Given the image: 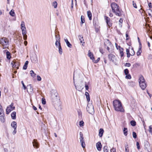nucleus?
<instances>
[{"label":"nucleus","instance_id":"nucleus-1","mask_svg":"<svg viewBox=\"0 0 152 152\" xmlns=\"http://www.w3.org/2000/svg\"><path fill=\"white\" fill-rule=\"evenodd\" d=\"M113 104L115 110L118 112H124V109L123 108L121 102L118 100H115L113 102Z\"/></svg>","mask_w":152,"mask_h":152},{"label":"nucleus","instance_id":"nucleus-2","mask_svg":"<svg viewBox=\"0 0 152 152\" xmlns=\"http://www.w3.org/2000/svg\"><path fill=\"white\" fill-rule=\"evenodd\" d=\"M111 7L113 12L116 15L119 16H121V12L118 8V6L115 3H112Z\"/></svg>","mask_w":152,"mask_h":152},{"label":"nucleus","instance_id":"nucleus-3","mask_svg":"<svg viewBox=\"0 0 152 152\" xmlns=\"http://www.w3.org/2000/svg\"><path fill=\"white\" fill-rule=\"evenodd\" d=\"M0 44L2 46L4 49L8 48L9 46V39L6 37H4L0 39Z\"/></svg>","mask_w":152,"mask_h":152},{"label":"nucleus","instance_id":"nucleus-4","mask_svg":"<svg viewBox=\"0 0 152 152\" xmlns=\"http://www.w3.org/2000/svg\"><path fill=\"white\" fill-rule=\"evenodd\" d=\"M139 82L140 86L141 89L143 90H145L147 86V85L145 82L144 78L142 76H140V77L139 79Z\"/></svg>","mask_w":152,"mask_h":152},{"label":"nucleus","instance_id":"nucleus-5","mask_svg":"<svg viewBox=\"0 0 152 152\" xmlns=\"http://www.w3.org/2000/svg\"><path fill=\"white\" fill-rule=\"evenodd\" d=\"M86 109L87 111L90 114H93L94 112V106L91 103L88 104Z\"/></svg>","mask_w":152,"mask_h":152},{"label":"nucleus","instance_id":"nucleus-6","mask_svg":"<svg viewBox=\"0 0 152 152\" xmlns=\"http://www.w3.org/2000/svg\"><path fill=\"white\" fill-rule=\"evenodd\" d=\"M80 141L81 143V146L83 148H85V144L84 140V137L83 136V134L81 132H80Z\"/></svg>","mask_w":152,"mask_h":152},{"label":"nucleus","instance_id":"nucleus-7","mask_svg":"<svg viewBox=\"0 0 152 152\" xmlns=\"http://www.w3.org/2000/svg\"><path fill=\"white\" fill-rule=\"evenodd\" d=\"M58 94L56 91H53L51 94V98L53 101H55L58 99Z\"/></svg>","mask_w":152,"mask_h":152},{"label":"nucleus","instance_id":"nucleus-8","mask_svg":"<svg viewBox=\"0 0 152 152\" xmlns=\"http://www.w3.org/2000/svg\"><path fill=\"white\" fill-rule=\"evenodd\" d=\"M15 108L14 106H13V104L12 103L10 105L8 106L6 109V112L7 114L11 112V111L13 110Z\"/></svg>","mask_w":152,"mask_h":152},{"label":"nucleus","instance_id":"nucleus-9","mask_svg":"<svg viewBox=\"0 0 152 152\" xmlns=\"http://www.w3.org/2000/svg\"><path fill=\"white\" fill-rule=\"evenodd\" d=\"M55 37L56 40L55 43V45L58 48V47L61 46L60 43V37L59 36H58L56 35H55Z\"/></svg>","mask_w":152,"mask_h":152},{"label":"nucleus","instance_id":"nucleus-10","mask_svg":"<svg viewBox=\"0 0 152 152\" xmlns=\"http://www.w3.org/2000/svg\"><path fill=\"white\" fill-rule=\"evenodd\" d=\"M11 64L12 66V67L13 68H16L17 69H18L19 66V63L16 61H13L11 63Z\"/></svg>","mask_w":152,"mask_h":152},{"label":"nucleus","instance_id":"nucleus-11","mask_svg":"<svg viewBox=\"0 0 152 152\" xmlns=\"http://www.w3.org/2000/svg\"><path fill=\"white\" fill-rule=\"evenodd\" d=\"M104 19L106 20V23L109 26V27H111L112 26V23L110 22V19L107 16H104Z\"/></svg>","mask_w":152,"mask_h":152},{"label":"nucleus","instance_id":"nucleus-12","mask_svg":"<svg viewBox=\"0 0 152 152\" xmlns=\"http://www.w3.org/2000/svg\"><path fill=\"white\" fill-rule=\"evenodd\" d=\"M28 90L27 91L29 94H32L33 93V88L31 85L30 84L28 86Z\"/></svg>","mask_w":152,"mask_h":152},{"label":"nucleus","instance_id":"nucleus-13","mask_svg":"<svg viewBox=\"0 0 152 152\" xmlns=\"http://www.w3.org/2000/svg\"><path fill=\"white\" fill-rule=\"evenodd\" d=\"M32 143L33 146L34 148H38L39 147V144L37 141V140L34 139L33 140Z\"/></svg>","mask_w":152,"mask_h":152},{"label":"nucleus","instance_id":"nucleus-14","mask_svg":"<svg viewBox=\"0 0 152 152\" xmlns=\"http://www.w3.org/2000/svg\"><path fill=\"white\" fill-rule=\"evenodd\" d=\"M115 56L112 54H110L108 55V58L110 61H112L113 62H115Z\"/></svg>","mask_w":152,"mask_h":152},{"label":"nucleus","instance_id":"nucleus-15","mask_svg":"<svg viewBox=\"0 0 152 152\" xmlns=\"http://www.w3.org/2000/svg\"><path fill=\"white\" fill-rule=\"evenodd\" d=\"M22 34L23 36V39L25 40H26L27 38V36L26 34L27 32L26 29H23L22 30Z\"/></svg>","mask_w":152,"mask_h":152},{"label":"nucleus","instance_id":"nucleus-16","mask_svg":"<svg viewBox=\"0 0 152 152\" xmlns=\"http://www.w3.org/2000/svg\"><path fill=\"white\" fill-rule=\"evenodd\" d=\"M96 146L97 150L98 151H100L102 147V145L100 142H98L96 143Z\"/></svg>","mask_w":152,"mask_h":152},{"label":"nucleus","instance_id":"nucleus-17","mask_svg":"<svg viewBox=\"0 0 152 152\" xmlns=\"http://www.w3.org/2000/svg\"><path fill=\"white\" fill-rule=\"evenodd\" d=\"M145 148L147 149L148 151H149L150 150V145L148 142H146L145 144Z\"/></svg>","mask_w":152,"mask_h":152},{"label":"nucleus","instance_id":"nucleus-18","mask_svg":"<svg viewBox=\"0 0 152 152\" xmlns=\"http://www.w3.org/2000/svg\"><path fill=\"white\" fill-rule=\"evenodd\" d=\"M119 48V51L121 57H123L124 56L123 53L124 49L123 48H121L120 46H118Z\"/></svg>","mask_w":152,"mask_h":152},{"label":"nucleus","instance_id":"nucleus-19","mask_svg":"<svg viewBox=\"0 0 152 152\" xmlns=\"http://www.w3.org/2000/svg\"><path fill=\"white\" fill-rule=\"evenodd\" d=\"M88 56L90 57V58L93 61H94V58L93 56V54L90 50L88 51Z\"/></svg>","mask_w":152,"mask_h":152},{"label":"nucleus","instance_id":"nucleus-20","mask_svg":"<svg viewBox=\"0 0 152 152\" xmlns=\"http://www.w3.org/2000/svg\"><path fill=\"white\" fill-rule=\"evenodd\" d=\"M4 114H1V115H0V120L1 121V122L2 123H4L5 121V119L4 118Z\"/></svg>","mask_w":152,"mask_h":152},{"label":"nucleus","instance_id":"nucleus-21","mask_svg":"<svg viewBox=\"0 0 152 152\" xmlns=\"http://www.w3.org/2000/svg\"><path fill=\"white\" fill-rule=\"evenodd\" d=\"M78 38L80 41V42L82 43V45H83V44L85 43V42H84V39H83V37L80 35L78 36Z\"/></svg>","mask_w":152,"mask_h":152},{"label":"nucleus","instance_id":"nucleus-22","mask_svg":"<svg viewBox=\"0 0 152 152\" xmlns=\"http://www.w3.org/2000/svg\"><path fill=\"white\" fill-rule=\"evenodd\" d=\"M20 26L22 30L26 29L25 23L23 21H22L21 22Z\"/></svg>","mask_w":152,"mask_h":152},{"label":"nucleus","instance_id":"nucleus-23","mask_svg":"<svg viewBox=\"0 0 152 152\" xmlns=\"http://www.w3.org/2000/svg\"><path fill=\"white\" fill-rule=\"evenodd\" d=\"M11 126L14 129H16L17 123L15 121L12 122L11 124Z\"/></svg>","mask_w":152,"mask_h":152},{"label":"nucleus","instance_id":"nucleus-24","mask_svg":"<svg viewBox=\"0 0 152 152\" xmlns=\"http://www.w3.org/2000/svg\"><path fill=\"white\" fill-rule=\"evenodd\" d=\"M104 131L103 129H100L99 130V136L101 137L102 136Z\"/></svg>","mask_w":152,"mask_h":152},{"label":"nucleus","instance_id":"nucleus-25","mask_svg":"<svg viewBox=\"0 0 152 152\" xmlns=\"http://www.w3.org/2000/svg\"><path fill=\"white\" fill-rule=\"evenodd\" d=\"M87 14L89 18V20H91L92 19V14L90 11H88L87 12Z\"/></svg>","mask_w":152,"mask_h":152},{"label":"nucleus","instance_id":"nucleus-26","mask_svg":"<svg viewBox=\"0 0 152 152\" xmlns=\"http://www.w3.org/2000/svg\"><path fill=\"white\" fill-rule=\"evenodd\" d=\"M64 40L67 46L69 48H71L72 45L70 43L67 39H65Z\"/></svg>","mask_w":152,"mask_h":152},{"label":"nucleus","instance_id":"nucleus-27","mask_svg":"<svg viewBox=\"0 0 152 152\" xmlns=\"http://www.w3.org/2000/svg\"><path fill=\"white\" fill-rule=\"evenodd\" d=\"M141 49V47L140 46L138 49V50L137 53V56H139L140 55L141 53L142 52Z\"/></svg>","mask_w":152,"mask_h":152},{"label":"nucleus","instance_id":"nucleus-28","mask_svg":"<svg viewBox=\"0 0 152 152\" xmlns=\"http://www.w3.org/2000/svg\"><path fill=\"white\" fill-rule=\"evenodd\" d=\"M16 113L15 112H13L11 114V116L12 119H15L16 118Z\"/></svg>","mask_w":152,"mask_h":152},{"label":"nucleus","instance_id":"nucleus-29","mask_svg":"<svg viewBox=\"0 0 152 152\" xmlns=\"http://www.w3.org/2000/svg\"><path fill=\"white\" fill-rule=\"evenodd\" d=\"M7 58L8 59H10L11 58L10 53L8 51L6 52Z\"/></svg>","mask_w":152,"mask_h":152},{"label":"nucleus","instance_id":"nucleus-30","mask_svg":"<svg viewBox=\"0 0 152 152\" xmlns=\"http://www.w3.org/2000/svg\"><path fill=\"white\" fill-rule=\"evenodd\" d=\"M126 54H127V57L128 58H129L131 56V54L129 53V49L126 48Z\"/></svg>","mask_w":152,"mask_h":152},{"label":"nucleus","instance_id":"nucleus-31","mask_svg":"<svg viewBox=\"0 0 152 152\" xmlns=\"http://www.w3.org/2000/svg\"><path fill=\"white\" fill-rule=\"evenodd\" d=\"M9 13L10 15L13 17L15 15L14 10H11V11Z\"/></svg>","mask_w":152,"mask_h":152},{"label":"nucleus","instance_id":"nucleus-32","mask_svg":"<svg viewBox=\"0 0 152 152\" xmlns=\"http://www.w3.org/2000/svg\"><path fill=\"white\" fill-rule=\"evenodd\" d=\"M30 74L31 76L33 77H34L36 75V74H35L34 72L32 70L30 71Z\"/></svg>","mask_w":152,"mask_h":152},{"label":"nucleus","instance_id":"nucleus-33","mask_svg":"<svg viewBox=\"0 0 152 152\" xmlns=\"http://www.w3.org/2000/svg\"><path fill=\"white\" fill-rule=\"evenodd\" d=\"M81 24H82L85 22L84 17L83 16H81Z\"/></svg>","mask_w":152,"mask_h":152},{"label":"nucleus","instance_id":"nucleus-34","mask_svg":"<svg viewBox=\"0 0 152 152\" xmlns=\"http://www.w3.org/2000/svg\"><path fill=\"white\" fill-rule=\"evenodd\" d=\"M4 112L3 109L2 108V107L0 105V115L1 114H4Z\"/></svg>","mask_w":152,"mask_h":152},{"label":"nucleus","instance_id":"nucleus-35","mask_svg":"<svg viewBox=\"0 0 152 152\" xmlns=\"http://www.w3.org/2000/svg\"><path fill=\"white\" fill-rule=\"evenodd\" d=\"M127 130V128H124L123 131H124V134L125 136H126L127 134V131H126Z\"/></svg>","mask_w":152,"mask_h":152},{"label":"nucleus","instance_id":"nucleus-36","mask_svg":"<svg viewBox=\"0 0 152 152\" xmlns=\"http://www.w3.org/2000/svg\"><path fill=\"white\" fill-rule=\"evenodd\" d=\"M57 5V3L56 1H54L53 3V6L54 8H56Z\"/></svg>","mask_w":152,"mask_h":152},{"label":"nucleus","instance_id":"nucleus-37","mask_svg":"<svg viewBox=\"0 0 152 152\" xmlns=\"http://www.w3.org/2000/svg\"><path fill=\"white\" fill-rule=\"evenodd\" d=\"M58 48L59 52L60 54H61L62 53V51L61 46L58 47Z\"/></svg>","mask_w":152,"mask_h":152},{"label":"nucleus","instance_id":"nucleus-38","mask_svg":"<svg viewBox=\"0 0 152 152\" xmlns=\"http://www.w3.org/2000/svg\"><path fill=\"white\" fill-rule=\"evenodd\" d=\"M107 146H105L104 147V152H108V150L107 149Z\"/></svg>","mask_w":152,"mask_h":152},{"label":"nucleus","instance_id":"nucleus-39","mask_svg":"<svg viewBox=\"0 0 152 152\" xmlns=\"http://www.w3.org/2000/svg\"><path fill=\"white\" fill-rule=\"evenodd\" d=\"M149 15L152 18V10H149L148 11Z\"/></svg>","mask_w":152,"mask_h":152},{"label":"nucleus","instance_id":"nucleus-40","mask_svg":"<svg viewBox=\"0 0 152 152\" xmlns=\"http://www.w3.org/2000/svg\"><path fill=\"white\" fill-rule=\"evenodd\" d=\"M130 123L131 125L133 126H134L136 125V122L134 121H131L130 122Z\"/></svg>","mask_w":152,"mask_h":152},{"label":"nucleus","instance_id":"nucleus-41","mask_svg":"<svg viewBox=\"0 0 152 152\" xmlns=\"http://www.w3.org/2000/svg\"><path fill=\"white\" fill-rule=\"evenodd\" d=\"M124 72L126 75H127L129 73V70L127 69H126L124 70Z\"/></svg>","mask_w":152,"mask_h":152},{"label":"nucleus","instance_id":"nucleus-42","mask_svg":"<svg viewBox=\"0 0 152 152\" xmlns=\"http://www.w3.org/2000/svg\"><path fill=\"white\" fill-rule=\"evenodd\" d=\"M133 137L134 138H136L137 137V134L136 133L134 132L132 133Z\"/></svg>","mask_w":152,"mask_h":152},{"label":"nucleus","instance_id":"nucleus-43","mask_svg":"<svg viewBox=\"0 0 152 152\" xmlns=\"http://www.w3.org/2000/svg\"><path fill=\"white\" fill-rule=\"evenodd\" d=\"M84 123L83 121H81L80 122L79 125L80 126H82L84 125Z\"/></svg>","mask_w":152,"mask_h":152},{"label":"nucleus","instance_id":"nucleus-44","mask_svg":"<svg viewBox=\"0 0 152 152\" xmlns=\"http://www.w3.org/2000/svg\"><path fill=\"white\" fill-rule=\"evenodd\" d=\"M126 75V76L125 77L127 79H131V75L129 74V75L127 74V75Z\"/></svg>","mask_w":152,"mask_h":152},{"label":"nucleus","instance_id":"nucleus-45","mask_svg":"<svg viewBox=\"0 0 152 152\" xmlns=\"http://www.w3.org/2000/svg\"><path fill=\"white\" fill-rule=\"evenodd\" d=\"M100 58H98L96 60L94 59V61H93L95 63H97L100 60Z\"/></svg>","mask_w":152,"mask_h":152},{"label":"nucleus","instance_id":"nucleus-46","mask_svg":"<svg viewBox=\"0 0 152 152\" xmlns=\"http://www.w3.org/2000/svg\"><path fill=\"white\" fill-rule=\"evenodd\" d=\"M128 145L127 144L126 145H125V151L126 152H129V150L128 149Z\"/></svg>","mask_w":152,"mask_h":152},{"label":"nucleus","instance_id":"nucleus-47","mask_svg":"<svg viewBox=\"0 0 152 152\" xmlns=\"http://www.w3.org/2000/svg\"><path fill=\"white\" fill-rule=\"evenodd\" d=\"M42 103L43 104H46L45 100V99H44L43 98L42 99Z\"/></svg>","mask_w":152,"mask_h":152},{"label":"nucleus","instance_id":"nucleus-48","mask_svg":"<svg viewBox=\"0 0 152 152\" xmlns=\"http://www.w3.org/2000/svg\"><path fill=\"white\" fill-rule=\"evenodd\" d=\"M132 3H133V7L135 8H137V6L136 4L134 3V1H132Z\"/></svg>","mask_w":152,"mask_h":152},{"label":"nucleus","instance_id":"nucleus-49","mask_svg":"<svg viewBox=\"0 0 152 152\" xmlns=\"http://www.w3.org/2000/svg\"><path fill=\"white\" fill-rule=\"evenodd\" d=\"M132 52H131V56H132L135 53L133 48L132 49Z\"/></svg>","mask_w":152,"mask_h":152},{"label":"nucleus","instance_id":"nucleus-50","mask_svg":"<svg viewBox=\"0 0 152 152\" xmlns=\"http://www.w3.org/2000/svg\"><path fill=\"white\" fill-rule=\"evenodd\" d=\"M27 65H26L25 64H24L23 67V69L24 70H26L27 69Z\"/></svg>","mask_w":152,"mask_h":152},{"label":"nucleus","instance_id":"nucleus-51","mask_svg":"<svg viewBox=\"0 0 152 152\" xmlns=\"http://www.w3.org/2000/svg\"><path fill=\"white\" fill-rule=\"evenodd\" d=\"M21 83H22V84L23 85V86L25 90L26 88V86L25 85L24 83H23V81H21Z\"/></svg>","mask_w":152,"mask_h":152},{"label":"nucleus","instance_id":"nucleus-52","mask_svg":"<svg viewBox=\"0 0 152 152\" xmlns=\"http://www.w3.org/2000/svg\"><path fill=\"white\" fill-rule=\"evenodd\" d=\"M37 80L39 81H40L41 80V77L37 75Z\"/></svg>","mask_w":152,"mask_h":152},{"label":"nucleus","instance_id":"nucleus-53","mask_svg":"<svg viewBox=\"0 0 152 152\" xmlns=\"http://www.w3.org/2000/svg\"><path fill=\"white\" fill-rule=\"evenodd\" d=\"M99 50L100 52L102 54H103L104 53L103 50L101 48H99Z\"/></svg>","mask_w":152,"mask_h":152},{"label":"nucleus","instance_id":"nucleus-54","mask_svg":"<svg viewBox=\"0 0 152 152\" xmlns=\"http://www.w3.org/2000/svg\"><path fill=\"white\" fill-rule=\"evenodd\" d=\"M136 145L137 148L138 149H139L140 148L139 143L138 142H137L136 143Z\"/></svg>","mask_w":152,"mask_h":152},{"label":"nucleus","instance_id":"nucleus-55","mask_svg":"<svg viewBox=\"0 0 152 152\" xmlns=\"http://www.w3.org/2000/svg\"><path fill=\"white\" fill-rule=\"evenodd\" d=\"M125 66L128 67H129L131 66V64L130 63H127L125 64Z\"/></svg>","mask_w":152,"mask_h":152},{"label":"nucleus","instance_id":"nucleus-56","mask_svg":"<svg viewBox=\"0 0 152 152\" xmlns=\"http://www.w3.org/2000/svg\"><path fill=\"white\" fill-rule=\"evenodd\" d=\"M116 150L115 148H113L110 150V152H115Z\"/></svg>","mask_w":152,"mask_h":152},{"label":"nucleus","instance_id":"nucleus-57","mask_svg":"<svg viewBox=\"0 0 152 152\" xmlns=\"http://www.w3.org/2000/svg\"><path fill=\"white\" fill-rule=\"evenodd\" d=\"M86 98L87 101L88 102H89L90 100L89 95L86 96Z\"/></svg>","mask_w":152,"mask_h":152},{"label":"nucleus","instance_id":"nucleus-58","mask_svg":"<svg viewBox=\"0 0 152 152\" xmlns=\"http://www.w3.org/2000/svg\"><path fill=\"white\" fill-rule=\"evenodd\" d=\"M78 114L79 115H81L82 112L80 110H79L78 111Z\"/></svg>","mask_w":152,"mask_h":152},{"label":"nucleus","instance_id":"nucleus-59","mask_svg":"<svg viewBox=\"0 0 152 152\" xmlns=\"http://www.w3.org/2000/svg\"><path fill=\"white\" fill-rule=\"evenodd\" d=\"M16 133V129H14V130L12 134H15Z\"/></svg>","mask_w":152,"mask_h":152},{"label":"nucleus","instance_id":"nucleus-60","mask_svg":"<svg viewBox=\"0 0 152 152\" xmlns=\"http://www.w3.org/2000/svg\"><path fill=\"white\" fill-rule=\"evenodd\" d=\"M85 87L86 90H88L89 88L88 86V85H87L86 84Z\"/></svg>","mask_w":152,"mask_h":152},{"label":"nucleus","instance_id":"nucleus-61","mask_svg":"<svg viewBox=\"0 0 152 152\" xmlns=\"http://www.w3.org/2000/svg\"><path fill=\"white\" fill-rule=\"evenodd\" d=\"M73 0H72L71 7L72 9L73 8Z\"/></svg>","mask_w":152,"mask_h":152},{"label":"nucleus","instance_id":"nucleus-62","mask_svg":"<svg viewBox=\"0 0 152 152\" xmlns=\"http://www.w3.org/2000/svg\"><path fill=\"white\" fill-rule=\"evenodd\" d=\"M123 20L121 18H120L119 20V23H122L123 22Z\"/></svg>","mask_w":152,"mask_h":152},{"label":"nucleus","instance_id":"nucleus-63","mask_svg":"<svg viewBox=\"0 0 152 152\" xmlns=\"http://www.w3.org/2000/svg\"><path fill=\"white\" fill-rule=\"evenodd\" d=\"M85 95L86 96H88L89 95V93L87 92H85Z\"/></svg>","mask_w":152,"mask_h":152},{"label":"nucleus","instance_id":"nucleus-64","mask_svg":"<svg viewBox=\"0 0 152 152\" xmlns=\"http://www.w3.org/2000/svg\"><path fill=\"white\" fill-rule=\"evenodd\" d=\"M148 6L150 8H152V6L151 5V3H150L148 4Z\"/></svg>","mask_w":152,"mask_h":152}]
</instances>
